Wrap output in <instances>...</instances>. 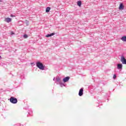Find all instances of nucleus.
<instances>
[{
    "label": "nucleus",
    "instance_id": "nucleus-1",
    "mask_svg": "<svg viewBox=\"0 0 126 126\" xmlns=\"http://www.w3.org/2000/svg\"><path fill=\"white\" fill-rule=\"evenodd\" d=\"M36 66L39 68V69H41V70H44V68H45V67L44 66V65H43V63L37 62L36 63Z\"/></svg>",
    "mask_w": 126,
    "mask_h": 126
},
{
    "label": "nucleus",
    "instance_id": "nucleus-2",
    "mask_svg": "<svg viewBox=\"0 0 126 126\" xmlns=\"http://www.w3.org/2000/svg\"><path fill=\"white\" fill-rule=\"evenodd\" d=\"M10 101L13 104H16V103H17V98H14L13 96H12L10 98Z\"/></svg>",
    "mask_w": 126,
    "mask_h": 126
},
{
    "label": "nucleus",
    "instance_id": "nucleus-3",
    "mask_svg": "<svg viewBox=\"0 0 126 126\" xmlns=\"http://www.w3.org/2000/svg\"><path fill=\"white\" fill-rule=\"evenodd\" d=\"M121 62H122L123 64H126V60L124 57H122L121 59Z\"/></svg>",
    "mask_w": 126,
    "mask_h": 126
},
{
    "label": "nucleus",
    "instance_id": "nucleus-4",
    "mask_svg": "<svg viewBox=\"0 0 126 126\" xmlns=\"http://www.w3.org/2000/svg\"><path fill=\"white\" fill-rule=\"evenodd\" d=\"M11 18H5L4 21H5V22H7V23H9V22H11Z\"/></svg>",
    "mask_w": 126,
    "mask_h": 126
},
{
    "label": "nucleus",
    "instance_id": "nucleus-5",
    "mask_svg": "<svg viewBox=\"0 0 126 126\" xmlns=\"http://www.w3.org/2000/svg\"><path fill=\"white\" fill-rule=\"evenodd\" d=\"M69 77H66L64 78L63 79V82H67L68 80H69Z\"/></svg>",
    "mask_w": 126,
    "mask_h": 126
},
{
    "label": "nucleus",
    "instance_id": "nucleus-6",
    "mask_svg": "<svg viewBox=\"0 0 126 126\" xmlns=\"http://www.w3.org/2000/svg\"><path fill=\"white\" fill-rule=\"evenodd\" d=\"M83 95V89H81L79 92V95L82 96Z\"/></svg>",
    "mask_w": 126,
    "mask_h": 126
},
{
    "label": "nucleus",
    "instance_id": "nucleus-7",
    "mask_svg": "<svg viewBox=\"0 0 126 126\" xmlns=\"http://www.w3.org/2000/svg\"><path fill=\"white\" fill-rule=\"evenodd\" d=\"M117 68L118 69H122V68H123V64H118Z\"/></svg>",
    "mask_w": 126,
    "mask_h": 126
},
{
    "label": "nucleus",
    "instance_id": "nucleus-8",
    "mask_svg": "<svg viewBox=\"0 0 126 126\" xmlns=\"http://www.w3.org/2000/svg\"><path fill=\"white\" fill-rule=\"evenodd\" d=\"M55 35V33H52L50 34H47L45 36L46 38H49V37H52V36H54Z\"/></svg>",
    "mask_w": 126,
    "mask_h": 126
},
{
    "label": "nucleus",
    "instance_id": "nucleus-9",
    "mask_svg": "<svg viewBox=\"0 0 126 126\" xmlns=\"http://www.w3.org/2000/svg\"><path fill=\"white\" fill-rule=\"evenodd\" d=\"M124 4L123 3H121L119 6V9L120 10L124 9Z\"/></svg>",
    "mask_w": 126,
    "mask_h": 126
},
{
    "label": "nucleus",
    "instance_id": "nucleus-10",
    "mask_svg": "<svg viewBox=\"0 0 126 126\" xmlns=\"http://www.w3.org/2000/svg\"><path fill=\"white\" fill-rule=\"evenodd\" d=\"M121 40L123 41V42H126V36H122Z\"/></svg>",
    "mask_w": 126,
    "mask_h": 126
},
{
    "label": "nucleus",
    "instance_id": "nucleus-11",
    "mask_svg": "<svg viewBox=\"0 0 126 126\" xmlns=\"http://www.w3.org/2000/svg\"><path fill=\"white\" fill-rule=\"evenodd\" d=\"M81 4H82V2H81V1L78 0L77 1V5H78V6H81Z\"/></svg>",
    "mask_w": 126,
    "mask_h": 126
},
{
    "label": "nucleus",
    "instance_id": "nucleus-12",
    "mask_svg": "<svg viewBox=\"0 0 126 126\" xmlns=\"http://www.w3.org/2000/svg\"><path fill=\"white\" fill-rule=\"evenodd\" d=\"M51 10V7H47L46 9V12H49Z\"/></svg>",
    "mask_w": 126,
    "mask_h": 126
},
{
    "label": "nucleus",
    "instance_id": "nucleus-13",
    "mask_svg": "<svg viewBox=\"0 0 126 126\" xmlns=\"http://www.w3.org/2000/svg\"><path fill=\"white\" fill-rule=\"evenodd\" d=\"M24 37L25 38V39H27V38H28V35L27 34H24Z\"/></svg>",
    "mask_w": 126,
    "mask_h": 126
},
{
    "label": "nucleus",
    "instance_id": "nucleus-14",
    "mask_svg": "<svg viewBox=\"0 0 126 126\" xmlns=\"http://www.w3.org/2000/svg\"><path fill=\"white\" fill-rule=\"evenodd\" d=\"M116 78H117V76L116 75V74H114L113 75V79H116Z\"/></svg>",
    "mask_w": 126,
    "mask_h": 126
},
{
    "label": "nucleus",
    "instance_id": "nucleus-15",
    "mask_svg": "<svg viewBox=\"0 0 126 126\" xmlns=\"http://www.w3.org/2000/svg\"><path fill=\"white\" fill-rule=\"evenodd\" d=\"M11 35H14V33L12 32H11Z\"/></svg>",
    "mask_w": 126,
    "mask_h": 126
},
{
    "label": "nucleus",
    "instance_id": "nucleus-16",
    "mask_svg": "<svg viewBox=\"0 0 126 126\" xmlns=\"http://www.w3.org/2000/svg\"><path fill=\"white\" fill-rule=\"evenodd\" d=\"M11 17H15V16H13L12 15H11Z\"/></svg>",
    "mask_w": 126,
    "mask_h": 126
},
{
    "label": "nucleus",
    "instance_id": "nucleus-17",
    "mask_svg": "<svg viewBox=\"0 0 126 126\" xmlns=\"http://www.w3.org/2000/svg\"><path fill=\"white\" fill-rule=\"evenodd\" d=\"M0 60H1V56H0Z\"/></svg>",
    "mask_w": 126,
    "mask_h": 126
},
{
    "label": "nucleus",
    "instance_id": "nucleus-18",
    "mask_svg": "<svg viewBox=\"0 0 126 126\" xmlns=\"http://www.w3.org/2000/svg\"><path fill=\"white\" fill-rule=\"evenodd\" d=\"M0 2H1V0H0Z\"/></svg>",
    "mask_w": 126,
    "mask_h": 126
}]
</instances>
